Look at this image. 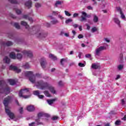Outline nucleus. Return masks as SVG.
Listing matches in <instances>:
<instances>
[{"mask_svg":"<svg viewBox=\"0 0 126 126\" xmlns=\"http://www.w3.org/2000/svg\"><path fill=\"white\" fill-rule=\"evenodd\" d=\"M65 14L66 15V16H71V14L70 13L68 12L67 11H64Z\"/></svg>","mask_w":126,"mask_h":126,"instance_id":"nucleus-39","label":"nucleus"},{"mask_svg":"<svg viewBox=\"0 0 126 126\" xmlns=\"http://www.w3.org/2000/svg\"><path fill=\"white\" fill-rule=\"evenodd\" d=\"M49 58L50 59H52L53 61H56L57 60V57L53 54H50L49 55Z\"/></svg>","mask_w":126,"mask_h":126,"instance_id":"nucleus-25","label":"nucleus"},{"mask_svg":"<svg viewBox=\"0 0 126 126\" xmlns=\"http://www.w3.org/2000/svg\"><path fill=\"white\" fill-rule=\"evenodd\" d=\"M28 92H29V89L21 90L19 92V97L24 98L25 99H27V98L30 97V95H23V94H26V93H28Z\"/></svg>","mask_w":126,"mask_h":126,"instance_id":"nucleus-5","label":"nucleus"},{"mask_svg":"<svg viewBox=\"0 0 126 126\" xmlns=\"http://www.w3.org/2000/svg\"><path fill=\"white\" fill-rule=\"evenodd\" d=\"M17 14H21V13L22 12V10H19L17 9V8H14Z\"/></svg>","mask_w":126,"mask_h":126,"instance_id":"nucleus-31","label":"nucleus"},{"mask_svg":"<svg viewBox=\"0 0 126 126\" xmlns=\"http://www.w3.org/2000/svg\"><path fill=\"white\" fill-rule=\"evenodd\" d=\"M81 52H79V54L78 55V57H79V59H81Z\"/></svg>","mask_w":126,"mask_h":126,"instance_id":"nucleus-61","label":"nucleus"},{"mask_svg":"<svg viewBox=\"0 0 126 126\" xmlns=\"http://www.w3.org/2000/svg\"><path fill=\"white\" fill-rule=\"evenodd\" d=\"M118 68L119 70H122L123 68H124V65L123 64H120L118 66Z\"/></svg>","mask_w":126,"mask_h":126,"instance_id":"nucleus-37","label":"nucleus"},{"mask_svg":"<svg viewBox=\"0 0 126 126\" xmlns=\"http://www.w3.org/2000/svg\"><path fill=\"white\" fill-rule=\"evenodd\" d=\"M43 116H44V113L42 112L39 113L37 115L38 118H41V117H43Z\"/></svg>","mask_w":126,"mask_h":126,"instance_id":"nucleus-40","label":"nucleus"},{"mask_svg":"<svg viewBox=\"0 0 126 126\" xmlns=\"http://www.w3.org/2000/svg\"><path fill=\"white\" fill-rule=\"evenodd\" d=\"M40 64L42 67V68H45L46 65H47V62L46 60L44 58H41L40 60Z\"/></svg>","mask_w":126,"mask_h":126,"instance_id":"nucleus-10","label":"nucleus"},{"mask_svg":"<svg viewBox=\"0 0 126 126\" xmlns=\"http://www.w3.org/2000/svg\"><path fill=\"white\" fill-rule=\"evenodd\" d=\"M121 14V17L122 19H126V16H125V14H124V13L122 12V13H120Z\"/></svg>","mask_w":126,"mask_h":126,"instance_id":"nucleus-38","label":"nucleus"},{"mask_svg":"<svg viewBox=\"0 0 126 126\" xmlns=\"http://www.w3.org/2000/svg\"><path fill=\"white\" fill-rule=\"evenodd\" d=\"M35 6L36 7V8H39V7H41V4L39 3H36Z\"/></svg>","mask_w":126,"mask_h":126,"instance_id":"nucleus-41","label":"nucleus"},{"mask_svg":"<svg viewBox=\"0 0 126 126\" xmlns=\"http://www.w3.org/2000/svg\"><path fill=\"white\" fill-rule=\"evenodd\" d=\"M23 67H24V68H30V65H29V64L28 63H26L25 64L23 65Z\"/></svg>","mask_w":126,"mask_h":126,"instance_id":"nucleus-27","label":"nucleus"},{"mask_svg":"<svg viewBox=\"0 0 126 126\" xmlns=\"http://www.w3.org/2000/svg\"><path fill=\"white\" fill-rule=\"evenodd\" d=\"M92 68H94V69H97L98 68H100V66L98 65V64L93 63L92 64Z\"/></svg>","mask_w":126,"mask_h":126,"instance_id":"nucleus-17","label":"nucleus"},{"mask_svg":"<svg viewBox=\"0 0 126 126\" xmlns=\"http://www.w3.org/2000/svg\"><path fill=\"white\" fill-rule=\"evenodd\" d=\"M38 97L39 99H43L44 98V95L39 94Z\"/></svg>","mask_w":126,"mask_h":126,"instance_id":"nucleus-55","label":"nucleus"},{"mask_svg":"<svg viewBox=\"0 0 126 126\" xmlns=\"http://www.w3.org/2000/svg\"><path fill=\"white\" fill-rule=\"evenodd\" d=\"M36 76H37V77H41V76H42V74H36Z\"/></svg>","mask_w":126,"mask_h":126,"instance_id":"nucleus-62","label":"nucleus"},{"mask_svg":"<svg viewBox=\"0 0 126 126\" xmlns=\"http://www.w3.org/2000/svg\"><path fill=\"white\" fill-rule=\"evenodd\" d=\"M59 86H63V82L62 81H60L58 83Z\"/></svg>","mask_w":126,"mask_h":126,"instance_id":"nucleus-52","label":"nucleus"},{"mask_svg":"<svg viewBox=\"0 0 126 126\" xmlns=\"http://www.w3.org/2000/svg\"><path fill=\"white\" fill-rule=\"evenodd\" d=\"M72 21H73L72 19L71 18L67 19V20H66L65 23L66 24H68V23H70V22H72Z\"/></svg>","mask_w":126,"mask_h":126,"instance_id":"nucleus-32","label":"nucleus"},{"mask_svg":"<svg viewBox=\"0 0 126 126\" xmlns=\"http://www.w3.org/2000/svg\"><path fill=\"white\" fill-rule=\"evenodd\" d=\"M10 69H12V70H14L16 72H17V73H19V72H21V69H18L16 66H13L12 65H11L9 67Z\"/></svg>","mask_w":126,"mask_h":126,"instance_id":"nucleus-8","label":"nucleus"},{"mask_svg":"<svg viewBox=\"0 0 126 126\" xmlns=\"http://www.w3.org/2000/svg\"><path fill=\"white\" fill-rule=\"evenodd\" d=\"M21 25H23V26H26V28H27V29H28V28H29V26L27 24V23L26 22L22 21L21 22Z\"/></svg>","mask_w":126,"mask_h":126,"instance_id":"nucleus-21","label":"nucleus"},{"mask_svg":"<svg viewBox=\"0 0 126 126\" xmlns=\"http://www.w3.org/2000/svg\"><path fill=\"white\" fill-rule=\"evenodd\" d=\"M99 20V19L98 18V17H97V16H96L95 15H94V22L95 23H97V22H98Z\"/></svg>","mask_w":126,"mask_h":126,"instance_id":"nucleus-26","label":"nucleus"},{"mask_svg":"<svg viewBox=\"0 0 126 126\" xmlns=\"http://www.w3.org/2000/svg\"><path fill=\"white\" fill-rule=\"evenodd\" d=\"M14 26L17 29H20V26H19V24L18 23H15Z\"/></svg>","mask_w":126,"mask_h":126,"instance_id":"nucleus-35","label":"nucleus"},{"mask_svg":"<svg viewBox=\"0 0 126 126\" xmlns=\"http://www.w3.org/2000/svg\"><path fill=\"white\" fill-rule=\"evenodd\" d=\"M3 61L6 63H10V59H9V58H8V57L6 56V57H5L4 59H3Z\"/></svg>","mask_w":126,"mask_h":126,"instance_id":"nucleus-22","label":"nucleus"},{"mask_svg":"<svg viewBox=\"0 0 126 126\" xmlns=\"http://www.w3.org/2000/svg\"><path fill=\"white\" fill-rule=\"evenodd\" d=\"M91 17V15H88L87 13H86V18H90Z\"/></svg>","mask_w":126,"mask_h":126,"instance_id":"nucleus-56","label":"nucleus"},{"mask_svg":"<svg viewBox=\"0 0 126 126\" xmlns=\"http://www.w3.org/2000/svg\"><path fill=\"white\" fill-rule=\"evenodd\" d=\"M44 94L45 95V96H46V97H51V94L48 91H45L44 92Z\"/></svg>","mask_w":126,"mask_h":126,"instance_id":"nucleus-30","label":"nucleus"},{"mask_svg":"<svg viewBox=\"0 0 126 126\" xmlns=\"http://www.w3.org/2000/svg\"><path fill=\"white\" fill-rule=\"evenodd\" d=\"M79 66H80V67H84L85 66V64L84 63H78Z\"/></svg>","mask_w":126,"mask_h":126,"instance_id":"nucleus-45","label":"nucleus"},{"mask_svg":"<svg viewBox=\"0 0 126 126\" xmlns=\"http://www.w3.org/2000/svg\"><path fill=\"white\" fill-rule=\"evenodd\" d=\"M11 3H14V4H18L19 3L16 0H8Z\"/></svg>","mask_w":126,"mask_h":126,"instance_id":"nucleus-28","label":"nucleus"},{"mask_svg":"<svg viewBox=\"0 0 126 126\" xmlns=\"http://www.w3.org/2000/svg\"><path fill=\"white\" fill-rule=\"evenodd\" d=\"M105 50H106L105 46H100L99 47L96 48L94 51V55L95 57L100 56L101 52H103V51Z\"/></svg>","mask_w":126,"mask_h":126,"instance_id":"nucleus-6","label":"nucleus"},{"mask_svg":"<svg viewBox=\"0 0 126 126\" xmlns=\"http://www.w3.org/2000/svg\"><path fill=\"white\" fill-rule=\"evenodd\" d=\"M51 24H58L59 23V21L56 19H53L51 21Z\"/></svg>","mask_w":126,"mask_h":126,"instance_id":"nucleus-24","label":"nucleus"},{"mask_svg":"<svg viewBox=\"0 0 126 126\" xmlns=\"http://www.w3.org/2000/svg\"><path fill=\"white\" fill-rule=\"evenodd\" d=\"M23 54L26 56H28L29 58H32L33 57V54L32 51L25 50L23 51Z\"/></svg>","mask_w":126,"mask_h":126,"instance_id":"nucleus-9","label":"nucleus"},{"mask_svg":"<svg viewBox=\"0 0 126 126\" xmlns=\"http://www.w3.org/2000/svg\"><path fill=\"white\" fill-rule=\"evenodd\" d=\"M85 57H86V58H87L88 59H89V58H91V54H86V55H85Z\"/></svg>","mask_w":126,"mask_h":126,"instance_id":"nucleus-51","label":"nucleus"},{"mask_svg":"<svg viewBox=\"0 0 126 126\" xmlns=\"http://www.w3.org/2000/svg\"><path fill=\"white\" fill-rule=\"evenodd\" d=\"M121 102H122V105H125V99H122L121 100Z\"/></svg>","mask_w":126,"mask_h":126,"instance_id":"nucleus-58","label":"nucleus"},{"mask_svg":"<svg viewBox=\"0 0 126 126\" xmlns=\"http://www.w3.org/2000/svg\"><path fill=\"white\" fill-rule=\"evenodd\" d=\"M78 39H82V38H83V35L79 34V35L78 36Z\"/></svg>","mask_w":126,"mask_h":126,"instance_id":"nucleus-50","label":"nucleus"},{"mask_svg":"<svg viewBox=\"0 0 126 126\" xmlns=\"http://www.w3.org/2000/svg\"><path fill=\"white\" fill-rule=\"evenodd\" d=\"M79 15V14L78 13H75L73 15V18H75V17H77Z\"/></svg>","mask_w":126,"mask_h":126,"instance_id":"nucleus-47","label":"nucleus"},{"mask_svg":"<svg viewBox=\"0 0 126 126\" xmlns=\"http://www.w3.org/2000/svg\"><path fill=\"white\" fill-rule=\"evenodd\" d=\"M87 26V30H90V26H89V25H86Z\"/></svg>","mask_w":126,"mask_h":126,"instance_id":"nucleus-59","label":"nucleus"},{"mask_svg":"<svg viewBox=\"0 0 126 126\" xmlns=\"http://www.w3.org/2000/svg\"><path fill=\"white\" fill-rule=\"evenodd\" d=\"M114 22L118 24V25H120V23H121L120 20L118 19V18H114Z\"/></svg>","mask_w":126,"mask_h":126,"instance_id":"nucleus-34","label":"nucleus"},{"mask_svg":"<svg viewBox=\"0 0 126 126\" xmlns=\"http://www.w3.org/2000/svg\"><path fill=\"white\" fill-rule=\"evenodd\" d=\"M64 61H66L65 59H62L61 61V63L62 64V65H63V62H64Z\"/></svg>","mask_w":126,"mask_h":126,"instance_id":"nucleus-53","label":"nucleus"},{"mask_svg":"<svg viewBox=\"0 0 126 126\" xmlns=\"http://www.w3.org/2000/svg\"><path fill=\"white\" fill-rule=\"evenodd\" d=\"M0 93H4L6 95L10 93V88L3 80L0 81Z\"/></svg>","mask_w":126,"mask_h":126,"instance_id":"nucleus-3","label":"nucleus"},{"mask_svg":"<svg viewBox=\"0 0 126 126\" xmlns=\"http://www.w3.org/2000/svg\"><path fill=\"white\" fill-rule=\"evenodd\" d=\"M33 95H35L36 96H38L40 95V92L39 91H35L33 92Z\"/></svg>","mask_w":126,"mask_h":126,"instance_id":"nucleus-33","label":"nucleus"},{"mask_svg":"<svg viewBox=\"0 0 126 126\" xmlns=\"http://www.w3.org/2000/svg\"><path fill=\"white\" fill-rule=\"evenodd\" d=\"M25 5L27 6V7H28V8H31V7H32V1L29 0L27 1L25 3Z\"/></svg>","mask_w":126,"mask_h":126,"instance_id":"nucleus-13","label":"nucleus"},{"mask_svg":"<svg viewBox=\"0 0 126 126\" xmlns=\"http://www.w3.org/2000/svg\"><path fill=\"white\" fill-rule=\"evenodd\" d=\"M19 112L20 114H23V107H20L19 109Z\"/></svg>","mask_w":126,"mask_h":126,"instance_id":"nucleus-42","label":"nucleus"},{"mask_svg":"<svg viewBox=\"0 0 126 126\" xmlns=\"http://www.w3.org/2000/svg\"><path fill=\"white\" fill-rule=\"evenodd\" d=\"M9 56L11 59H13V60H15V59H16V55H15L14 52L10 53Z\"/></svg>","mask_w":126,"mask_h":126,"instance_id":"nucleus-18","label":"nucleus"},{"mask_svg":"<svg viewBox=\"0 0 126 126\" xmlns=\"http://www.w3.org/2000/svg\"><path fill=\"white\" fill-rule=\"evenodd\" d=\"M58 119H59L58 116H53L52 118V120H53V121H57Z\"/></svg>","mask_w":126,"mask_h":126,"instance_id":"nucleus-46","label":"nucleus"},{"mask_svg":"<svg viewBox=\"0 0 126 126\" xmlns=\"http://www.w3.org/2000/svg\"><path fill=\"white\" fill-rule=\"evenodd\" d=\"M87 9L89 10H92L93 9V8L91 6H88L87 7Z\"/></svg>","mask_w":126,"mask_h":126,"instance_id":"nucleus-57","label":"nucleus"},{"mask_svg":"<svg viewBox=\"0 0 126 126\" xmlns=\"http://www.w3.org/2000/svg\"><path fill=\"white\" fill-rule=\"evenodd\" d=\"M23 18H24L25 19H28L29 21H31V22H33V19H32V18H29L28 17V15H24L23 16Z\"/></svg>","mask_w":126,"mask_h":126,"instance_id":"nucleus-19","label":"nucleus"},{"mask_svg":"<svg viewBox=\"0 0 126 126\" xmlns=\"http://www.w3.org/2000/svg\"><path fill=\"white\" fill-rule=\"evenodd\" d=\"M10 17H11L12 18H13L14 19L16 18V17H15L14 16V15H13V14H12L11 13H10Z\"/></svg>","mask_w":126,"mask_h":126,"instance_id":"nucleus-49","label":"nucleus"},{"mask_svg":"<svg viewBox=\"0 0 126 126\" xmlns=\"http://www.w3.org/2000/svg\"><path fill=\"white\" fill-rule=\"evenodd\" d=\"M27 110L28 112H33L35 111V107L33 105H29L27 107Z\"/></svg>","mask_w":126,"mask_h":126,"instance_id":"nucleus-12","label":"nucleus"},{"mask_svg":"<svg viewBox=\"0 0 126 126\" xmlns=\"http://www.w3.org/2000/svg\"><path fill=\"white\" fill-rule=\"evenodd\" d=\"M104 41H105V42H107V43H110V39H109V38H104Z\"/></svg>","mask_w":126,"mask_h":126,"instance_id":"nucleus-48","label":"nucleus"},{"mask_svg":"<svg viewBox=\"0 0 126 126\" xmlns=\"http://www.w3.org/2000/svg\"><path fill=\"white\" fill-rule=\"evenodd\" d=\"M98 31V28L94 27V28H93L92 29V32L93 33H94V32H96V31Z\"/></svg>","mask_w":126,"mask_h":126,"instance_id":"nucleus-36","label":"nucleus"},{"mask_svg":"<svg viewBox=\"0 0 126 126\" xmlns=\"http://www.w3.org/2000/svg\"><path fill=\"white\" fill-rule=\"evenodd\" d=\"M16 58L18 60H21L22 59V54L18 53L16 56Z\"/></svg>","mask_w":126,"mask_h":126,"instance_id":"nucleus-29","label":"nucleus"},{"mask_svg":"<svg viewBox=\"0 0 126 126\" xmlns=\"http://www.w3.org/2000/svg\"><path fill=\"white\" fill-rule=\"evenodd\" d=\"M8 81L10 85H14L15 84H16V81H15V80L10 79L8 80Z\"/></svg>","mask_w":126,"mask_h":126,"instance_id":"nucleus-16","label":"nucleus"},{"mask_svg":"<svg viewBox=\"0 0 126 126\" xmlns=\"http://www.w3.org/2000/svg\"><path fill=\"white\" fill-rule=\"evenodd\" d=\"M58 17L61 19H63V16H62L61 15H59Z\"/></svg>","mask_w":126,"mask_h":126,"instance_id":"nucleus-60","label":"nucleus"},{"mask_svg":"<svg viewBox=\"0 0 126 126\" xmlns=\"http://www.w3.org/2000/svg\"><path fill=\"white\" fill-rule=\"evenodd\" d=\"M58 100V98H55L52 99H48L47 100V102L48 103V104L49 105H52V104H53V103H54V102H55V101H57Z\"/></svg>","mask_w":126,"mask_h":126,"instance_id":"nucleus-15","label":"nucleus"},{"mask_svg":"<svg viewBox=\"0 0 126 126\" xmlns=\"http://www.w3.org/2000/svg\"><path fill=\"white\" fill-rule=\"evenodd\" d=\"M25 76L27 77H29V80L32 83H35V81L36 80V77L33 74V72L32 71H27L25 73Z\"/></svg>","mask_w":126,"mask_h":126,"instance_id":"nucleus-4","label":"nucleus"},{"mask_svg":"<svg viewBox=\"0 0 126 126\" xmlns=\"http://www.w3.org/2000/svg\"><path fill=\"white\" fill-rule=\"evenodd\" d=\"M35 122H32V123L29 124V126H35Z\"/></svg>","mask_w":126,"mask_h":126,"instance_id":"nucleus-54","label":"nucleus"},{"mask_svg":"<svg viewBox=\"0 0 126 126\" xmlns=\"http://www.w3.org/2000/svg\"><path fill=\"white\" fill-rule=\"evenodd\" d=\"M79 29L80 31H82V26H80L79 27Z\"/></svg>","mask_w":126,"mask_h":126,"instance_id":"nucleus-64","label":"nucleus"},{"mask_svg":"<svg viewBox=\"0 0 126 126\" xmlns=\"http://www.w3.org/2000/svg\"><path fill=\"white\" fill-rule=\"evenodd\" d=\"M35 85L38 89H41V90H45V89H47L50 90V92L53 94H57V91L55 90V88L48 84L47 82H44L43 81L40 80L35 83Z\"/></svg>","mask_w":126,"mask_h":126,"instance_id":"nucleus-1","label":"nucleus"},{"mask_svg":"<svg viewBox=\"0 0 126 126\" xmlns=\"http://www.w3.org/2000/svg\"><path fill=\"white\" fill-rule=\"evenodd\" d=\"M115 125L116 126H120L121 125V121L120 120H117L116 122H115Z\"/></svg>","mask_w":126,"mask_h":126,"instance_id":"nucleus-44","label":"nucleus"},{"mask_svg":"<svg viewBox=\"0 0 126 126\" xmlns=\"http://www.w3.org/2000/svg\"><path fill=\"white\" fill-rule=\"evenodd\" d=\"M63 3V1H60V0H57L55 4V6L56 7H58V6L61 5Z\"/></svg>","mask_w":126,"mask_h":126,"instance_id":"nucleus-23","label":"nucleus"},{"mask_svg":"<svg viewBox=\"0 0 126 126\" xmlns=\"http://www.w3.org/2000/svg\"><path fill=\"white\" fill-rule=\"evenodd\" d=\"M12 101V97L11 96H7L5 98L4 100L3 101V104L5 106V110L6 113L8 115V117H9L10 119L12 120L14 119L15 116L14 114L10 111L9 110V107H8V104L11 103Z\"/></svg>","mask_w":126,"mask_h":126,"instance_id":"nucleus-2","label":"nucleus"},{"mask_svg":"<svg viewBox=\"0 0 126 126\" xmlns=\"http://www.w3.org/2000/svg\"><path fill=\"white\" fill-rule=\"evenodd\" d=\"M82 15L81 16V19H80V21H81V22H83V21H86V12H82Z\"/></svg>","mask_w":126,"mask_h":126,"instance_id":"nucleus-11","label":"nucleus"},{"mask_svg":"<svg viewBox=\"0 0 126 126\" xmlns=\"http://www.w3.org/2000/svg\"><path fill=\"white\" fill-rule=\"evenodd\" d=\"M2 46H11L12 45V43L11 41H8L6 42L3 41L1 43Z\"/></svg>","mask_w":126,"mask_h":126,"instance_id":"nucleus-14","label":"nucleus"},{"mask_svg":"<svg viewBox=\"0 0 126 126\" xmlns=\"http://www.w3.org/2000/svg\"><path fill=\"white\" fill-rule=\"evenodd\" d=\"M35 34L36 36L40 39H43V38H45V37H47V33L41 32L40 31L37 32Z\"/></svg>","mask_w":126,"mask_h":126,"instance_id":"nucleus-7","label":"nucleus"},{"mask_svg":"<svg viewBox=\"0 0 126 126\" xmlns=\"http://www.w3.org/2000/svg\"><path fill=\"white\" fill-rule=\"evenodd\" d=\"M60 12L59 11H53L52 12V15H58Z\"/></svg>","mask_w":126,"mask_h":126,"instance_id":"nucleus-43","label":"nucleus"},{"mask_svg":"<svg viewBox=\"0 0 126 126\" xmlns=\"http://www.w3.org/2000/svg\"><path fill=\"white\" fill-rule=\"evenodd\" d=\"M115 11H117V12H119V13H121L122 12H123V9L120 6L116 7Z\"/></svg>","mask_w":126,"mask_h":126,"instance_id":"nucleus-20","label":"nucleus"},{"mask_svg":"<svg viewBox=\"0 0 126 126\" xmlns=\"http://www.w3.org/2000/svg\"><path fill=\"white\" fill-rule=\"evenodd\" d=\"M73 26L74 28H77V27H78V25L75 24V25H73Z\"/></svg>","mask_w":126,"mask_h":126,"instance_id":"nucleus-63","label":"nucleus"}]
</instances>
